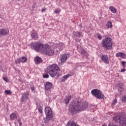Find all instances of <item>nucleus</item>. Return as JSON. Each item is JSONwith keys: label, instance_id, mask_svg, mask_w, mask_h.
Masks as SVG:
<instances>
[{"label": "nucleus", "instance_id": "c9c22d12", "mask_svg": "<svg viewBox=\"0 0 126 126\" xmlns=\"http://www.w3.org/2000/svg\"><path fill=\"white\" fill-rule=\"evenodd\" d=\"M97 38H98V39L99 40H101V38H102V36L100 35H97Z\"/></svg>", "mask_w": 126, "mask_h": 126}, {"label": "nucleus", "instance_id": "473e14b6", "mask_svg": "<svg viewBox=\"0 0 126 126\" xmlns=\"http://www.w3.org/2000/svg\"><path fill=\"white\" fill-rule=\"evenodd\" d=\"M117 99H114L113 100V103L112 104V106L115 105L116 104V103H117Z\"/></svg>", "mask_w": 126, "mask_h": 126}, {"label": "nucleus", "instance_id": "393cba45", "mask_svg": "<svg viewBox=\"0 0 126 126\" xmlns=\"http://www.w3.org/2000/svg\"><path fill=\"white\" fill-rule=\"evenodd\" d=\"M69 76H70V75L69 74H67V75L64 76L63 77V79H62V81L64 82V81H65V80H66L67 78L68 77H69Z\"/></svg>", "mask_w": 126, "mask_h": 126}, {"label": "nucleus", "instance_id": "cd10ccee", "mask_svg": "<svg viewBox=\"0 0 126 126\" xmlns=\"http://www.w3.org/2000/svg\"><path fill=\"white\" fill-rule=\"evenodd\" d=\"M122 102H126V97L123 96L122 98Z\"/></svg>", "mask_w": 126, "mask_h": 126}, {"label": "nucleus", "instance_id": "72a5a7b5", "mask_svg": "<svg viewBox=\"0 0 126 126\" xmlns=\"http://www.w3.org/2000/svg\"><path fill=\"white\" fill-rule=\"evenodd\" d=\"M49 77V75L46 74L43 75V78H48Z\"/></svg>", "mask_w": 126, "mask_h": 126}, {"label": "nucleus", "instance_id": "9d476101", "mask_svg": "<svg viewBox=\"0 0 126 126\" xmlns=\"http://www.w3.org/2000/svg\"><path fill=\"white\" fill-rule=\"evenodd\" d=\"M31 36L32 39H34V40H38V39L39 38L38 33L36 32L35 30L32 31V32L31 34Z\"/></svg>", "mask_w": 126, "mask_h": 126}, {"label": "nucleus", "instance_id": "c756f323", "mask_svg": "<svg viewBox=\"0 0 126 126\" xmlns=\"http://www.w3.org/2000/svg\"><path fill=\"white\" fill-rule=\"evenodd\" d=\"M18 123L19 124V126H22V123H21V121H20V119H18Z\"/></svg>", "mask_w": 126, "mask_h": 126}, {"label": "nucleus", "instance_id": "7ed1b4c3", "mask_svg": "<svg viewBox=\"0 0 126 126\" xmlns=\"http://www.w3.org/2000/svg\"><path fill=\"white\" fill-rule=\"evenodd\" d=\"M60 70H61V69L56 64H53L45 69L46 72L49 73L52 77H55L56 75L59 76L60 75L59 73Z\"/></svg>", "mask_w": 126, "mask_h": 126}, {"label": "nucleus", "instance_id": "4468645a", "mask_svg": "<svg viewBox=\"0 0 126 126\" xmlns=\"http://www.w3.org/2000/svg\"><path fill=\"white\" fill-rule=\"evenodd\" d=\"M67 56H68V54H66L62 56L61 61L62 63H65V62H66V60H67Z\"/></svg>", "mask_w": 126, "mask_h": 126}, {"label": "nucleus", "instance_id": "f257e3e1", "mask_svg": "<svg viewBox=\"0 0 126 126\" xmlns=\"http://www.w3.org/2000/svg\"><path fill=\"white\" fill-rule=\"evenodd\" d=\"M32 48L36 52L41 53V54H46L47 56H53L54 53V50L51 49V46L47 44L43 45L39 42L32 43Z\"/></svg>", "mask_w": 126, "mask_h": 126}, {"label": "nucleus", "instance_id": "20e7f679", "mask_svg": "<svg viewBox=\"0 0 126 126\" xmlns=\"http://www.w3.org/2000/svg\"><path fill=\"white\" fill-rule=\"evenodd\" d=\"M116 123L119 122V126H126V113H122L113 118Z\"/></svg>", "mask_w": 126, "mask_h": 126}, {"label": "nucleus", "instance_id": "0eeeda50", "mask_svg": "<svg viewBox=\"0 0 126 126\" xmlns=\"http://www.w3.org/2000/svg\"><path fill=\"white\" fill-rule=\"evenodd\" d=\"M91 93L94 96V97L100 100L104 99L105 97V96L103 95V94H102V92L97 89L93 90L91 92Z\"/></svg>", "mask_w": 126, "mask_h": 126}, {"label": "nucleus", "instance_id": "6ab92c4d", "mask_svg": "<svg viewBox=\"0 0 126 126\" xmlns=\"http://www.w3.org/2000/svg\"><path fill=\"white\" fill-rule=\"evenodd\" d=\"M16 118H17V115L15 113H13L10 115V118L11 120H15Z\"/></svg>", "mask_w": 126, "mask_h": 126}, {"label": "nucleus", "instance_id": "7c9ffc66", "mask_svg": "<svg viewBox=\"0 0 126 126\" xmlns=\"http://www.w3.org/2000/svg\"><path fill=\"white\" fill-rule=\"evenodd\" d=\"M38 111L40 114H42L43 113V110L42 109V108H38Z\"/></svg>", "mask_w": 126, "mask_h": 126}, {"label": "nucleus", "instance_id": "ddd939ff", "mask_svg": "<svg viewBox=\"0 0 126 126\" xmlns=\"http://www.w3.org/2000/svg\"><path fill=\"white\" fill-rule=\"evenodd\" d=\"M103 63H109V57L107 55H102L101 58Z\"/></svg>", "mask_w": 126, "mask_h": 126}, {"label": "nucleus", "instance_id": "412c9836", "mask_svg": "<svg viewBox=\"0 0 126 126\" xmlns=\"http://www.w3.org/2000/svg\"><path fill=\"white\" fill-rule=\"evenodd\" d=\"M116 57H120L121 58H124L126 57V55L124 53L120 52L116 54Z\"/></svg>", "mask_w": 126, "mask_h": 126}, {"label": "nucleus", "instance_id": "4c0bfd02", "mask_svg": "<svg viewBox=\"0 0 126 126\" xmlns=\"http://www.w3.org/2000/svg\"><path fill=\"white\" fill-rule=\"evenodd\" d=\"M46 9H47L46 8H42V10H41L42 12H44V11H45L46 10Z\"/></svg>", "mask_w": 126, "mask_h": 126}, {"label": "nucleus", "instance_id": "bb28decb", "mask_svg": "<svg viewBox=\"0 0 126 126\" xmlns=\"http://www.w3.org/2000/svg\"><path fill=\"white\" fill-rule=\"evenodd\" d=\"M122 64V65L123 66V67L124 68H125V67H126V62H124V61H122L121 62Z\"/></svg>", "mask_w": 126, "mask_h": 126}, {"label": "nucleus", "instance_id": "a211bd4d", "mask_svg": "<svg viewBox=\"0 0 126 126\" xmlns=\"http://www.w3.org/2000/svg\"><path fill=\"white\" fill-rule=\"evenodd\" d=\"M74 34L76 37H78L79 38H80V37L82 36V32H74Z\"/></svg>", "mask_w": 126, "mask_h": 126}, {"label": "nucleus", "instance_id": "423d86ee", "mask_svg": "<svg viewBox=\"0 0 126 126\" xmlns=\"http://www.w3.org/2000/svg\"><path fill=\"white\" fill-rule=\"evenodd\" d=\"M102 46L104 47L107 50L112 49L113 44L112 43V38L110 37L105 38L102 41Z\"/></svg>", "mask_w": 126, "mask_h": 126}, {"label": "nucleus", "instance_id": "1a4fd4ad", "mask_svg": "<svg viewBox=\"0 0 126 126\" xmlns=\"http://www.w3.org/2000/svg\"><path fill=\"white\" fill-rule=\"evenodd\" d=\"M125 85H124V83L120 82L118 84V91L120 93V94H122L123 92H124V91L125 90L124 89Z\"/></svg>", "mask_w": 126, "mask_h": 126}, {"label": "nucleus", "instance_id": "dca6fc26", "mask_svg": "<svg viewBox=\"0 0 126 126\" xmlns=\"http://www.w3.org/2000/svg\"><path fill=\"white\" fill-rule=\"evenodd\" d=\"M9 32V31L8 30L2 29L0 31V34L2 35V36L6 35L7 34H8Z\"/></svg>", "mask_w": 126, "mask_h": 126}, {"label": "nucleus", "instance_id": "39448f33", "mask_svg": "<svg viewBox=\"0 0 126 126\" xmlns=\"http://www.w3.org/2000/svg\"><path fill=\"white\" fill-rule=\"evenodd\" d=\"M45 113L46 115V118L44 119V123H49L51 120L53 119V112L50 107H46L45 109Z\"/></svg>", "mask_w": 126, "mask_h": 126}, {"label": "nucleus", "instance_id": "a878e982", "mask_svg": "<svg viewBox=\"0 0 126 126\" xmlns=\"http://www.w3.org/2000/svg\"><path fill=\"white\" fill-rule=\"evenodd\" d=\"M5 93H6V94H7V95H10L11 94V91L9 90H6L5 91Z\"/></svg>", "mask_w": 126, "mask_h": 126}, {"label": "nucleus", "instance_id": "e433bc0d", "mask_svg": "<svg viewBox=\"0 0 126 126\" xmlns=\"http://www.w3.org/2000/svg\"><path fill=\"white\" fill-rule=\"evenodd\" d=\"M126 71V69H122L121 72H125Z\"/></svg>", "mask_w": 126, "mask_h": 126}, {"label": "nucleus", "instance_id": "f8f14e48", "mask_svg": "<svg viewBox=\"0 0 126 126\" xmlns=\"http://www.w3.org/2000/svg\"><path fill=\"white\" fill-rule=\"evenodd\" d=\"M45 90H50L52 87H53V85L50 82H47L45 84Z\"/></svg>", "mask_w": 126, "mask_h": 126}, {"label": "nucleus", "instance_id": "9b49d317", "mask_svg": "<svg viewBox=\"0 0 126 126\" xmlns=\"http://www.w3.org/2000/svg\"><path fill=\"white\" fill-rule=\"evenodd\" d=\"M27 62V58L25 57L20 58L16 61V63H26Z\"/></svg>", "mask_w": 126, "mask_h": 126}, {"label": "nucleus", "instance_id": "5701e85b", "mask_svg": "<svg viewBox=\"0 0 126 126\" xmlns=\"http://www.w3.org/2000/svg\"><path fill=\"white\" fill-rule=\"evenodd\" d=\"M109 9H110V10H111V12H113V13H116V12H117V9H116V8H115L113 6H111L109 7Z\"/></svg>", "mask_w": 126, "mask_h": 126}, {"label": "nucleus", "instance_id": "f03ea898", "mask_svg": "<svg viewBox=\"0 0 126 126\" xmlns=\"http://www.w3.org/2000/svg\"><path fill=\"white\" fill-rule=\"evenodd\" d=\"M88 107V103L86 101L83 102H76L70 108L69 111L71 114H77L78 112L83 111L85 109H87Z\"/></svg>", "mask_w": 126, "mask_h": 126}, {"label": "nucleus", "instance_id": "c85d7f7f", "mask_svg": "<svg viewBox=\"0 0 126 126\" xmlns=\"http://www.w3.org/2000/svg\"><path fill=\"white\" fill-rule=\"evenodd\" d=\"M3 79L4 81H6V82H8V79H7V78L3 77Z\"/></svg>", "mask_w": 126, "mask_h": 126}, {"label": "nucleus", "instance_id": "b1692460", "mask_svg": "<svg viewBox=\"0 0 126 126\" xmlns=\"http://www.w3.org/2000/svg\"><path fill=\"white\" fill-rule=\"evenodd\" d=\"M106 27H107V28H112V27H113V25L112 24L111 21L108 22L107 24H106Z\"/></svg>", "mask_w": 126, "mask_h": 126}, {"label": "nucleus", "instance_id": "4be33fe9", "mask_svg": "<svg viewBox=\"0 0 126 126\" xmlns=\"http://www.w3.org/2000/svg\"><path fill=\"white\" fill-rule=\"evenodd\" d=\"M70 99H71V96L70 95L65 98L64 101L66 105H67L69 103Z\"/></svg>", "mask_w": 126, "mask_h": 126}, {"label": "nucleus", "instance_id": "aec40b11", "mask_svg": "<svg viewBox=\"0 0 126 126\" xmlns=\"http://www.w3.org/2000/svg\"><path fill=\"white\" fill-rule=\"evenodd\" d=\"M67 126H76V123L73 121H69L68 122Z\"/></svg>", "mask_w": 126, "mask_h": 126}, {"label": "nucleus", "instance_id": "f704fd0d", "mask_svg": "<svg viewBox=\"0 0 126 126\" xmlns=\"http://www.w3.org/2000/svg\"><path fill=\"white\" fill-rule=\"evenodd\" d=\"M31 90H32V91H34V90H35V87H34L33 86H32L31 87Z\"/></svg>", "mask_w": 126, "mask_h": 126}, {"label": "nucleus", "instance_id": "f3484780", "mask_svg": "<svg viewBox=\"0 0 126 126\" xmlns=\"http://www.w3.org/2000/svg\"><path fill=\"white\" fill-rule=\"evenodd\" d=\"M43 62V60H42V59L39 57H36L35 59V63L36 64H38V63H40Z\"/></svg>", "mask_w": 126, "mask_h": 126}, {"label": "nucleus", "instance_id": "2eb2a0df", "mask_svg": "<svg viewBox=\"0 0 126 126\" xmlns=\"http://www.w3.org/2000/svg\"><path fill=\"white\" fill-rule=\"evenodd\" d=\"M28 100V94L25 93L22 95V97L21 99L22 102H26Z\"/></svg>", "mask_w": 126, "mask_h": 126}, {"label": "nucleus", "instance_id": "2f4dec72", "mask_svg": "<svg viewBox=\"0 0 126 126\" xmlns=\"http://www.w3.org/2000/svg\"><path fill=\"white\" fill-rule=\"evenodd\" d=\"M60 12H61V10L60 9H57L55 10V13H60Z\"/></svg>", "mask_w": 126, "mask_h": 126}, {"label": "nucleus", "instance_id": "6e6552de", "mask_svg": "<svg viewBox=\"0 0 126 126\" xmlns=\"http://www.w3.org/2000/svg\"><path fill=\"white\" fill-rule=\"evenodd\" d=\"M78 50H80L82 56H83L84 57H88L89 54L87 53V51L83 49V48H82L81 46L79 45L78 46Z\"/></svg>", "mask_w": 126, "mask_h": 126}]
</instances>
